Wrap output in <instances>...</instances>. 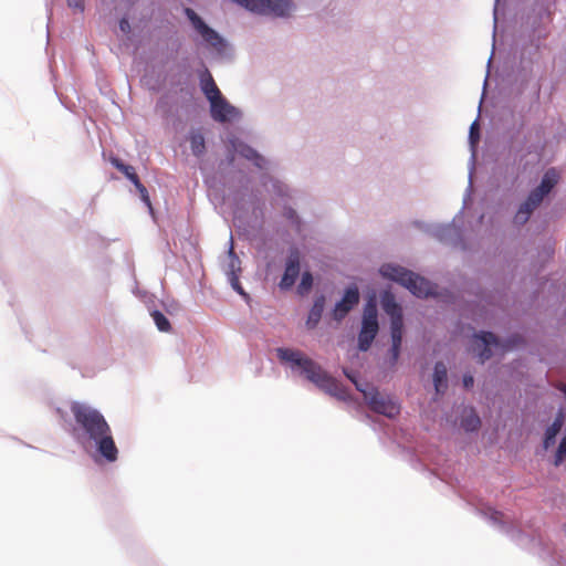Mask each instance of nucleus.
<instances>
[{"mask_svg":"<svg viewBox=\"0 0 566 566\" xmlns=\"http://www.w3.org/2000/svg\"><path fill=\"white\" fill-rule=\"evenodd\" d=\"M502 516H503V514L501 512H497V511L493 512L492 515H491V517H492V520L494 522H501L502 521Z\"/></svg>","mask_w":566,"mask_h":566,"instance_id":"7c9ffc66","label":"nucleus"},{"mask_svg":"<svg viewBox=\"0 0 566 566\" xmlns=\"http://www.w3.org/2000/svg\"><path fill=\"white\" fill-rule=\"evenodd\" d=\"M473 382H474V380H473V376H471V375H465V376L463 377V385H464V387H465V388H470V387H472V386H473Z\"/></svg>","mask_w":566,"mask_h":566,"instance_id":"c756f323","label":"nucleus"},{"mask_svg":"<svg viewBox=\"0 0 566 566\" xmlns=\"http://www.w3.org/2000/svg\"><path fill=\"white\" fill-rule=\"evenodd\" d=\"M481 426V420L472 407H463L461 412V427L467 432L476 431Z\"/></svg>","mask_w":566,"mask_h":566,"instance_id":"ddd939ff","label":"nucleus"},{"mask_svg":"<svg viewBox=\"0 0 566 566\" xmlns=\"http://www.w3.org/2000/svg\"><path fill=\"white\" fill-rule=\"evenodd\" d=\"M229 253L230 255L233 256L232 261H231V268L233 269L234 268V262H239V260L234 256V252H233V247L231 245L230 250H229Z\"/></svg>","mask_w":566,"mask_h":566,"instance_id":"2f4dec72","label":"nucleus"},{"mask_svg":"<svg viewBox=\"0 0 566 566\" xmlns=\"http://www.w3.org/2000/svg\"><path fill=\"white\" fill-rule=\"evenodd\" d=\"M111 163L116 169L124 174L126 178L134 184V186L140 181L133 166L124 164L116 157L111 158Z\"/></svg>","mask_w":566,"mask_h":566,"instance_id":"a211bd4d","label":"nucleus"},{"mask_svg":"<svg viewBox=\"0 0 566 566\" xmlns=\"http://www.w3.org/2000/svg\"><path fill=\"white\" fill-rule=\"evenodd\" d=\"M323 310H324V298L321 297L314 302V304L308 313V317L306 321L307 328L312 329V328L316 327V325L321 321Z\"/></svg>","mask_w":566,"mask_h":566,"instance_id":"f3484780","label":"nucleus"},{"mask_svg":"<svg viewBox=\"0 0 566 566\" xmlns=\"http://www.w3.org/2000/svg\"><path fill=\"white\" fill-rule=\"evenodd\" d=\"M71 412L75 422L73 427L75 440L83 447L94 444L106 461L115 462L118 449L105 417L92 406L78 401L71 403Z\"/></svg>","mask_w":566,"mask_h":566,"instance_id":"f257e3e1","label":"nucleus"},{"mask_svg":"<svg viewBox=\"0 0 566 566\" xmlns=\"http://www.w3.org/2000/svg\"><path fill=\"white\" fill-rule=\"evenodd\" d=\"M558 181V174L555 169L545 172L537 188L531 191L527 199L520 206L514 217V223L518 226L525 224L533 211L542 203Z\"/></svg>","mask_w":566,"mask_h":566,"instance_id":"39448f33","label":"nucleus"},{"mask_svg":"<svg viewBox=\"0 0 566 566\" xmlns=\"http://www.w3.org/2000/svg\"><path fill=\"white\" fill-rule=\"evenodd\" d=\"M499 345V340L493 333L482 332L481 334L474 335L471 349L476 354L480 363L483 364L492 356L491 346L497 347Z\"/></svg>","mask_w":566,"mask_h":566,"instance_id":"1a4fd4ad","label":"nucleus"},{"mask_svg":"<svg viewBox=\"0 0 566 566\" xmlns=\"http://www.w3.org/2000/svg\"><path fill=\"white\" fill-rule=\"evenodd\" d=\"M211 117L219 123L230 122L240 116L239 111L221 95L210 103Z\"/></svg>","mask_w":566,"mask_h":566,"instance_id":"9d476101","label":"nucleus"},{"mask_svg":"<svg viewBox=\"0 0 566 566\" xmlns=\"http://www.w3.org/2000/svg\"><path fill=\"white\" fill-rule=\"evenodd\" d=\"M313 285V276L310 272H304L302 274L301 283L298 285V292L301 294L306 293L311 290Z\"/></svg>","mask_w":566,"mask_h":566,"instance_id":"4be33fe9","label":"nucleus"},{"mask_svg":"<svg viewBox=\"0 0 566 566\" xmlns=\"http://www.w3.org/2000/svg\"><path fill=\"white\" fill-rule=\"evenodd\" d=\"M238 151L241 156L245 157L247 159L253 160L258 167H262L263 158L250 146L241 145L238 148Z\"/></svg>","mask_w":566,"mask_h":566,"instance_id":"aec40b11","label":"nucleus"},{"mask_svg":"<svg viewBox=\"0 0 566 566\" xmlns=\"http://www.w3.org/2000/svg\"><path fill=\"white\" fill-rule=\"evenodd\" d=\"M522 340L523 339L521 337H518V336L513 337L512 339L509 340V344L505 345V348L511 349V348L517 346L518 344H521Z\"/></svg>","mask_w":566,"mask_h":566,"instance_id":"c85d7f7f","label":"nucleus"},{"mask_svg":"<svg viewBox=\"0 0 566 566\" xmlns=\"http://www.w3.org/2000/svg\"><path fill=\"white\" fill-rule=\"evenodd\" d=\"M300 262H301V253H300L298 249L297 248L291 249L287 260H286L283 276L280 281V287L282 290H289L295 284L296 279L300 275Z\"/></svg>","mask_w":566,"mask_h":566,"instance_id":"6e6552de","label":"nucleus"},{"mask_svg":"<svg viewBox=\"0 0 566 566\" xmlns=\"http://www.w3.org/2000/svg\"><path fill=\"white\" fill-rule=\"evenodd\" d=\"M119 29L124 32V33H128L129 30H130V24L128 22L127 19L123 18L120 21H119Z\"/></svg>","mask_w":566,"mask_h":566,"instance_id":"cd10ccee","label":"nucleus"},{"mask_svg":"<svg viewBox=\"0 0 566 566\" xmlns=\"http://www.w3.org/2000/svg\"><path fill=\"white\" fill-rule=\"evenodd\" d=\"M563 426V419L560 417L556 418L554 422L547 428L545 432L544 439V448L548 449L551 446L555 443V438L560 431Z\"/></svg>","mask_w":566,"mask_h":566,"instance_id":"6ab92c4d","label":"nucleus"},{"mask_svg":"<svg viewBox=\"0 0 566 566\" xmlns=\"http://www.w3.org/2000/svg\"><path fill=\"white\" fill-rule=\"evenodd\" d=\"M566 457V434L563 437L555 454V465H559Z\"/></svg>","mask_w":566,"mask_h":566,"instance_id":"5701e85b","label":"nucleus"},{"mask_svg":"<svg viewBox=\"0 0 566 566\" xmlns=\"http://www.w3.org/2000/svg\"><path fill=\"white\" fill-rule=\"evenodd\" d=\"M380 273L408 289L417 297L434 296L437 286L427 279L398 265L386 264Z\"/></svg>","mask_w":566,"mask_h":566,"instance_id":"7ed1b4c3","label":"nucleus"},{"mask_svg":"<svg viewBox=\"0 0 566 566\" xmlns=\"http://www.w3.org/2000/svg\"><path fill=\"white\" fill-rule=\"evenodd\" d=\"M66 2L70 8L76 9L81 12L84 10L83 0H66Z\"/></svg>","mask_w":566,"mask_h":566,"instance_id":"bb28decb","label":"nucleus"},{"mask_svg":"<svg viewBox=\"0 0 566 566\" xmlns=\"http://www.w3.org/2000/svg\"><path fill=\"white\" fill-rule=\"evenodd\" d=\"M277 357L282 361L291 363L292 366L298 367L305 377L321 389L338 399H346V390L332 376L313 359L304 356L300 350L290 348H277Z\"/></svg>","mask_w":566,"mask_h":566,"instance_id":"f03ea898","label":"nucleus"},{"mask_svg":"<svg viewBox=\"0 0 566 566\" xmlns=\"http://www.w3.org/2000/svg\"><path fill=\"white\" fill-rule=\"evenodd\" d=\"M433 382L437 394L443 392L447 388V367L442 361H438L434 366Z\"/></svg>","mask_w":566,"mask_h":566,"instance_id":"dca6fc26","label":"nucleus"},{"mask_svg":"<svg viewBox=\"0 0 566 566\" xmlns=\"http://www.w3.org/2000/svg\"><path fill=\"white\" fill-rule=\"evenodd\" d=\"M188 140L193 156L201 157L206 153V140L200 129H192L189 133Z\"/></svg>","mask_w":566,"mask_h":566,"instance_id":"4468645a","label":"nucleus"},{"mask_svg":"<svg viewBox=\"0 0 566 566\" xmlns=\"http://www.w3.org/2000/svg\"><path fill=\"white\" fill-rule=\"evenodd\" d=\"M201 90L210 103L222 95L208 71L206 72V76L201 80Z\"/></svg>","mask_w":566,"mask_h":566,"instance_id":"2eb2a0df","label":"nucleus"},{"mask_svg":"<svg viewBox=\"0 0 566 566\" xmlns=\"http://www.w3.org/2000/svg\"><path fill=\"white\" fill-rule=\"evenodd\" d=\"M470 142L472 145H475L479 142L480 135H479V124L476 120H474L471 124L470 127Z\"/></svg>","mask_w":566,"mask_h":566,"instance_id":"393cba45","label":"nucleus"},{"mask_svg":"<svg viewBox=\"0 0 566 566\" xmlns=\"http://www.w3.org/2000/svg\"><path fill=\"white\" fill-rule=\"evenodd\" d=\"M345 374L356 385L357 389L364 394V398L368 407L374 412L386 416L388 418H394L399 413L400 408L391 397L379 392L375 388H370L368 390L363 389L348 373Z\"/></svg>","mask_w":566,"mask_h":566,"instance_id":"423d86ee","label":"nucleus"},{"mask_svg":"<svg viewBox=\"0 0 566 566\" xmlns=\"http://www.w3.org/2000/svg\"><path fill=\"white\" fill-rule=\"evenodd\" d=\"M135 187L140 196L142 201L149 208V210H153L151 201L146 187L140 181L135 185Z\"/></svg>","mask_w":566,"mask_h":566,"instance_id":"b1692460","label":"nucleus"},{"mask_svg":"<svg viewBox=\"0 0 566 566\" xmlns=\"http://www.w3.org/2000/svg\"><path fill=\"white\" fill-rule=\"evenodd\" d=\"M151 317L160 332H170L171 325L168 318L159 311L151 312Z\"/></svg>","mask_w":566,"mask_h":566,"instance_id":"412c9836","label":"nucleus"},{"mask_svg":"<svg viewBox=\"0 0 566 566\" xmlns=\"http://www.w3.org/2000/svg\"><path fill=\"white\" fill-rule=\"evenodd\" d=\"M231 285L232 287L238 292L240 293L241 295H245L240 282H239V279L238 276L232 272V276H231Z\"/></svg>","mask_w":566,"mask_h":566,"instance_id":"a878e982","label":"nucleus"},{"mask_svg":"<svg viewBox=\"0 0 566 566\" xmlns=\"http://www.w3.org/2000/svg\"><path fill=\"white\" fill-rule=\"evenodd\" d=\"M359 302V291L356 286L348 287L345 291L343 298L336 303L333 317L336 321H342L349 313V311Z\"/></svg>","mask_w":566,"mask_h":566,"instance_id":"f8f14e48","label":"nucleus"},{"mask_svg":"<svg viewBox=\"0 0 566 566\" xmlns=\"http://www.w3.org/2000/svg\"><path fill=\"white\" fill-rule=\"evenodd\" d=\"M294 214H295V211H291V213H290V218H293V217H294Z\"/></svg>","mask_w":566,"mask_h":566,"instance_id":"473e14b6","label":"nucleus"},{"mask_svg":"<svg viewBox=\"0 0 566 566\" xmlns=\"http://www.w3.org/2000/svg\"><path fill=\"white\" fill-rule=\"evenodd\" d=\"M381 306L384 311L390 316V360L389 364L394 367L400 355V347L402 343L403 317L400 305L396 302L395 295L390 292H385L381 295Z\"/></svg>","mask_w":566,"mask_h":566,"instance_id":"20e7f679","label":"nucleus"},{"mask_svg":"<svg viewBox=\"0 0 566 566\" xmlns=\"http://www.w3.org/2000/svg\"><path fill=\"white\" fill-rule=\"evenodd\" d=\"M379 329L378 313L375 301L367 302L364 308L361 329L358 335V348L366 352L370 348Z\"/></svg>","mask_w":566,"mask_h":566,"instance_id":"0eeeda50","label":"nucleus"},{"mask_svg":"<svg viewBox=\"0 0 566 566\" xmlns=\"http://www.w3.org/2000/svg\"><path fill=\"white\" fill-rule=\"evenodd\" d=\"M186 14L191 21L193 28L201 34L203 40L212 46H219L222 43L221 36L192 10L187 8Z\"/></svg>","mask_w":566,"mask_h":566,"instance_id":"9b49d317","label":"nucleus"}]
</instances>
